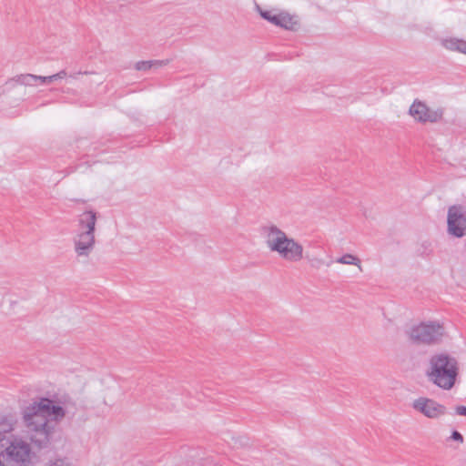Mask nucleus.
I'll use <instances>...</instances> for the list:
<instances>
[{
	"label": "nucleus",
	"mask_w": 466,
	"mask_h": 466,
	"mask_svg": "<svg viewBox=\"0 0 466 466\" xmlns=\"http://www.w3.org/2000/svg\"><path fill=\"white\" fill-rule=\"evenodd\" d=\"M71 406L66 398L34 400L22 410V423L15 414L0 413V466H31L36 457L34 444L41 448L49 442Z\"/></svg>",
	"instance_id": "nucleus-1"
},
{
	"label": "nucleus",
	"mask_w": 466,
	"mask_h": 466,
	"mask_svg": "<svg viewBox=\"0 0 466 466\" xmlns=\"http://www.w3.org/2000/svg\"><path fill=\"white\" fill-rule=\"evenodd\" d=\"M259 235L267 248L277 254L281 259L298 263L304 258V247L296 238L289 236L274 223H268L259 228Z\"/></svg>",
	"instance_id": "nucleus-2"
},
{
	"label": "nucleus",
	"mask_w": 466,
	"mask_h": 466,
	"mask_svg": "<svg viewBox=\"0 0 466 466\" xmlns=\"http://www.w3.org/2000/svg\"><path fill=\"white\" fill-rule=\"evenodd\" d=\"M460 373V363L456 357L441 351L429 360L426 377L433 385L443 390H451L456 384Z\"/></svg>",
	"instance_id": "nucleus-3"
},
{
	"label": "nucleus",
	"mask_w": 466,
	"mask_h": 466,
	"mask_svg": "<svg viewBox=\"0 0 466 466\" xmlns=\"http://www.w3.org/2000/svg\"><path fill=\"white\" fill-rule=\"evenodd\" d=\"M77 228L73 237L74 252L78 258H88L96 248L97 213L86 210L77 217Z\"/></svg>",
	"instance_id": "nucleus-4"
},
{
	"label": "nucleus",
	"mask_w": 466,
	"mask_h": 466,
	"mask_svg": "<svg viewBox=\"0 0 466 466\" xmlns=\"http://www.w3.org/2000/svg\"><path fill=\"white\" fill-rule=\"evenodd\" d=\"M409 339L415 344L433 345L445 336V328L439 321H426L412 326L408 331Z\"/></svg>",
	"instance_id": "nucleus-5"
},
{
	"label": "nucleus",
	"mask_w": 466,
	"mask_h": 466,
	"mask_svg": "<svg viewBox=\"0 0 466 466\" xmlns=\"http://www.w3.org/2000/svg\"><path fill=\"white\" fill-rule=\"evenodd\" d=\"M410 116L420 124L440 122L444 115L442 107H430L425 102L415 99L409 109Z\"/></svg>",
	"instance_id": "nucleus-6"
},
{
	"label": "nucleus",
	"mask_w": 466,
	"mask_h": 466,
	"mask_svg": "<svg viewBox=\"0 0 466 466\" xmlns=\"http://www.w3.org/2000/svg\"><path fill=\"white\" fill-rule=\"evenodd\" d=\"M447 232L458 238L466 235V216L461 207L451 206L448 209Z\"/></svg>",
	"instance_id": "nucleus-7"
},
{
	"label": "nucleus",
	"mask_w": 466,
	"mask_h": 466,
	"mask_svg": "<svg viewBox=\"0 0 466 466\" xmlns=\"http://www.w3.org/2000/svg\"><path fill=\"white\" fill-rule=\"evenodd\" d=\"M411 407L428 419L436 420L446 414L447 409L437 400L420 397L412 401Z\"/></svg>",
	"instance_id": "nucleus-8"
},
{
	"label": "nucleus",
	"mask_w": 466,
	"mask_h": 466,
	"mask_svg": "<svg viewBox=\"0 0 466 466\" xmlns=\"http://www.w3.org/2000/svg\"><path fill=\"white\" fill-rule=\"evenodd\" d=\"M258 10L261 17L276 26L287 30H295L296 26L299 25L297 16L286 11L262 10L259 6H258Z\"/></svg>",
	"instance_id": "nucleus-9"
},
{
	"label": "nucleus",
	"mask_w": 466,
	"mask_h": 466,
	"mask_svg": "<svg viewBox=\"0 0 466 466\" xmlns=\"http://www.w3.org/2000/svg\"><path fill=\"white\" fill-rule=\"evenodd\" d=\"M9 83L25 86H35L38 83L40 84V76L33 74H21L11 78Z\"/></svg>",
	"instance_id": "nucleus-10"
},
{
	"label": "nucleus",
	"mask_w": 466,
	"mask_h": 466,
	"mask_svg": "<svg viewBox=\"0 0 466 466\" xmlns=\"http://www.w3.org/2000/svg\"><path fill=\"white\" fill-rule=\"evenodd\" d=\"M441 45L448 50L466 54V41L462 39L455 37L445 38L441 40Z\"/></svg>",
	"instance_id": "nucleus-11"
},
{
	"label": "nucleus",
	"mask_w": 466,
	"mask_h": 466,
	"mask_svg": "<svg viewBox=\"0 0 466 466\" xmlns=\"http://www.w3.org/2000/svg\"><path fill=\"white\" fill-rule=\"evenodd\" d=\"M336 262L343 265H354L359 268L360 271L363 270L360 259L355 255L350 253L344 254L343 256L338 258Z\"/></svg>",
	"instance_id": "nucleus-12"
},
{
	"label": "nucleus",
	"mask_w": 466,
	"mask_h": 466,
	"mask_svg": "<svg viewBox=\"0 0 466 466\" xmlns=\"http://www.w3.org/2000/svg\"><path fill=\"white\" fill-rule=\"evenodd\" d=\"M309 266L314 269H319L322 267H330L332 261H326L319 256H312L309 258Z\"/></svg>",
	"instance_id": "nucleus-13"
},
{
	"label": "nucleus",
	"mask_w": 466,
	"mask_h": 466,
	"mask_svg": "<svg viewBox=\"0 0 466 466\" xmlns=\"http://www.w3.org/2000/svg\"><path fill=\"white\" fill-rule=\"evenodd\" d=\"M137 70L146 71L153 67V62L151 61H139L135 66Z\"/></svg>",
	"instance_id": "nucleus-14"
},
{
	"label": "nucleus",
	"mask_w": 466,
	"mask_h": 466,
	"mask_svg": "<svg viewBox=\"0 0 466 466\" xmlns=\"http://www.w3.org/2000/svg\"><path fill=\"white\" fill-rule=\"evenodd\" d=\"M56 80H57L56 74L52 75V76H40V84H50Z\"/></svg>",
	"instance_id": "nucleus-15"
},
{
	"label": "nucleus",
	"mask_w": 466,
	"mask_h": 466,
	"mask_svg": "<svg viewBox=\"0 0 466 466\" xmlns=\"http://www.w3.org/2000/svg\"><path fill=\"white\" fill-rule=\"evenodd\" d=\"M153 62V67H160V66H167L170 63V60L169 59H166V60H152Z\"/></svg>",
	"instance_id": "nucleus-16"
},
{
	"label": "nucleus",
	"mask_w": 466,
	"mask_h": 466,
	"mask_svg": "<svg viewBox=\"0 0 466 466\" xmlns=\"http://www.w3.org/2000/svg\"><path fill=\"white\" fill-rule=\"evenodd\" d=\"M451 438L456 441H459V442H463V436L457 431H454L452 433H451Z\"/></svg>",
	"instance_id": "nucleus-17"
},
{
	"label": "nucleus",
	"mask_w": 466,
	"mask_h": 466,
	"mask_svg": "<svg viewBox=\"0 0 466 466\" xmlns=\"http://www.w3.org/2000/svg\"><path fill=\"white\" fill-rule=\"evenodd\" d=\"M456 414L460 416H466V407L465 406H456L455 407Z\"/></svg>",
	"instance_id": "nucleus-18"
},
{
	"label": "nucleus",
	"mask_w": 466,
	"mask_h": 466,
	"mask_svg": "<svg viewBox=\"0 0 466 466\" xmlns=\"http://www.w3.org/2000/svg\"><path fill=\"white\" fill-rule=\"evenodd\" d=\"M56 79H63L67 76V73L66 70H61L58 73L56 74Z\"/></svg>",
	"instance_id": "nucleus-19"
},
{
	"label": "nucleus",
	"mask_w": 466,
	"mask_h": 466,
	"mask_svg": "<svg viewBox=\"0 0 466 466\" xmlns=\"http://www.w3.org/2000/svg\"><path fill=\"white\" fill-rule=\"evenodd\" d=\"M81 74H88V72H86H86H84V73H82V72H78V73L74 74V75L72 76V77H74V78H77V76H78V75H81Z\"/></svg>",
	"instance_id": "nucleus-20"
}]
</instances>
